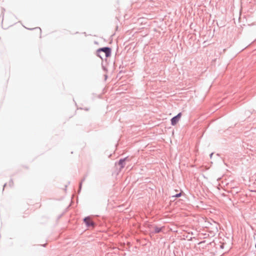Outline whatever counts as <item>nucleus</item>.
Listing matches in <instances>:
<instances>
[{
  "instance_id": "1",
  "label": "nucleus",
  "mask_w": 256,
  "mask_h": 256,
  "mask_svg": "<svg viewBox=\"0 0 256 256\" xmlns=\"http://www.w3.org/2000/svg\"><path fill=\"white\" fill-rule=\"evenodd\" d=\"M112 50L110 47H103L97 50L96 56L100 57L102 60L103 59L104 54L106 58H108L111 56Z\"/></svg>"
},
{
  "instance_id": "2",
  "label": "nucleus",
  "mask_w": 256,
  "mask_h": 256,
  "mask_svg": "<svg viewBox=\"0 0 256 256\" xmlns=\"http://www.w3.org/2000/svg\"><path fill=\"white\" fill-rule=\"evenodd\" d=\"M128 160H129L128 157L124 158H121L118 162H116V166L117 168H119L120 170L126 166V162Z\"/></svg>"
},
{
  "instance_id": "3",
  "label": "nucleus",
  "mask_w": 256,
  "mask_h": 256,
  "mask_svg": "<svg viewBox=\"0 0 256 256\" xmlns=\"http://www.w3.org/2000/svg\"><path fill=\"white\" fill-rule=\"evenodd\" d=\"M84 222L88 227L94 226L95 225L94 222L92 221L89 216L86 217L84 219Z\"/></svg>"
},
{
  "instance_id": "4",
  "label": "nucleus",
  "mask_w": 256,
  "mask_h": 256,
  "mask_svg": "<svg viewBox=\"0 0 256 256\" xmlns=\"http://www.w3.org/2000/svg\"><path fill=\"white\" fill-rule=\"evenodd\" d=\"M182 116L181 112L178 113L176 116H174L171 119V124L172 126H174L176 124V123L178 122Z\"/></svg>"
},
{
  "instance_id": "5",
  "label": "nucleus",
  "mask_w": 256,
  "mask_h": 256,
  "mask_svg": "<svg viewBox=\"0 0 256 256\" xmlns=\"http://www.w3.org/2000/svg\"><path fill=\"white\" fill-rule=\"evenodd\" d=\"M154 230L153 232L154 234H158L161 232L162 227H158L156 226H154Z\"/></svg>"
},
{
  "instance_id": "6",
  "label": "nucleus",
  "mask_w": 256,
  "mask_h": 256,
  "mask_svg": "<svg viewBox=\"0 0 256 256\" xmlns=\"http://www.w3.org/2000/svg\"><path fill=\"white\" fill-rule=\"evenodd\" d=\"M228 184V183L226 180L224 182L222 180V184H219V185H220L221 187H222V186H227Z\"/></svg>"
},
{
  "instance_id": "7",
  "label": "nucleus",
  "mask_w": 256,
  "mask_h": 256,
  "mask_svg": "<svg viewBox=\"0 0 256 256\" xmlns=\"http://www.w3.org/2000/svg\"><path fill=\"white\" fill-rule=\"evenodd\" d=\"M247 178H248L249 179V180L250 182L251 180H254L255 182H254V184L256 185V177H254V176H252V177H246Z\"/></svg>"
},
{
  "instance_id": "8",
  "label": "nucleus",
  "mask_w": 256,
  "mask_h": 256,
  "mask_svg": "<svg viewBox=\"0 0 256 256\" xmlns=\"http://www.w3.org/2000/svg\"><path fill=\"white\" fill-rule=\"evenodd\" d=\"M225 244L224 243H220L218 244V246H219V248L221 249H223L225 246Z\"/></svg>"
},
{
  "instance_id": "9",
  "label": "nucleus",
  "mask_w": 256,
  "mask_h": 256,
  "mask_svg": "<svg viewBox=\"0 0 256 256\" xmlns=\"http://www.w3.org/2000/svg\"><path fill=\"white\" fill-rule=\"evenodd\" d=\"M181 196H182V194H181V192H180L178 194H176L174 196H175L176 198H178V197H180Z\"/></svg>"
},
{
  "instance_id": "10",
  "label": "nucleus",
  "mask_w": 256,
  "mask_h": 256,
  "mask_svg": "<svg viewBox=\"0 0 256 256\" xmlns=\"http://www.w3.org/2000/svg\"><path fill=\"white\" fill-rule=\"evenodd\" d=\"M224 177H220L217 179V180L219 182L221 180H222Z\"/></svg>"
},
{
  "instance_id": "11",
  "label": "nucleus",
  "mask_w": 256,
  "mask_h": 256,
  "mask_svg": "<svg viewBox=\"0 0 256 256\" xmlns=\"http://www.w3.org/2000/svg\"><path fill=\"white\" fill-rule=\"evenodd\" d=\"M9 184L10 186H13V182L12 180H10L9 182Z\"/></svg>"
},
{
  "instance_id": "12",
  "label": "nucleus",
  "mask_w": 256,
  "mask_h": 256,
  "mask_svg": "<svg viewBox=\"0 0 256 256\" xmlns=\"http://www.w3.org/2000/svg\"><path fill=\"white\" fill-rule=\"evenodd\" d=\"M82 184V182H80V189L81 188Z\"/></svg>"
},
{
  "instance_id": "13",
  "label": "nucleus",
  "mask_w": 256,
  "mask_h": 256,
  "mask_svg": "<svg viewBox=\"0 0 256 256\" xmlns=\"http://www.w3.org/2000/svg\"><path fill=\"white\" fill-rule=\"evenodd\" d=\"M212 155H213V153L210 154V158H212Z\"/></svg>"
},
{
  "instance_id": "14",
  "label": "nucleus",
  "mask_w": 256,
  "mask_h": 256,
  "mask_svg": "<svg viewBox=\"0 0 256 256\" xmlns=\"http://www.w3.org/2000/svg\"><path fill=\"white\" fill-rule=\"evenodd\" d=\"M6 186V184H4V188ZM4 190V188H3V190Z\"/></svg>"
}]
</instances>
